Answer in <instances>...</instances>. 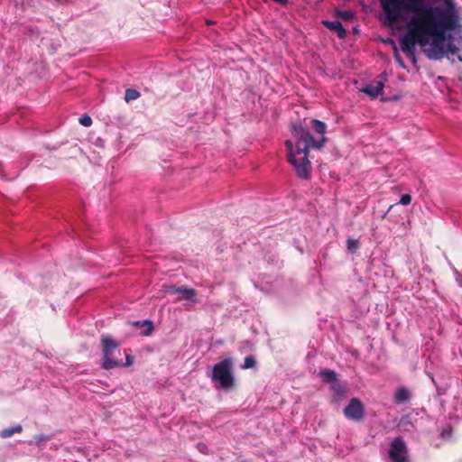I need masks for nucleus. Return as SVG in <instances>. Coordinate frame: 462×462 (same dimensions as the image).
<instances>
[{"instance_id":"f257e3e1","label":"nucleus","mask_w":462,"mask_h":462,"mask_svg":"<svg viewBox=\"0 0 462 462\" xmlns=\"http://www.w3.org/2000/svg\"><path fill=\"white\" fill-rule=\"evenodd\" d=\"M388 24L392 25L404 14H413L407 32L400 40L401 50L415 60L416 45L430 48L425 53L430 60H440L448 53L457 54L459 49L451 42L447 32L460 26L459 17L451 0L445 5H424L425 0H379Z\"/></svg>"},{"instance_id":"f03ea898","label":"nucleus","mask_w":462,"mask_h":462,"mask_svg":"<svg viewBox=\"0 0 462 462\" xmlns=\"http://www.w3.org/2000/svg\"><path fill=\"white\" fill-rule=\"evenodd\" d=\"M327 125L324 122L318 119L310 120L307 124H297L292 126V134L297 139L296 150L291 140L285 141L287 148V157L290 163L295 169L296 174L302 180H308L310 177L311 162L309 160L310 149L320 150L328 142L325 136Z\"/></svg>"},{"instance_id":"7ed1b4c3","label":"nucleus","mask_w":462,"mask_h":462,"mask_svg":"<svg viewBox=\"0 0 462 462\" xmlns=\"http://www.w3.org/2000/svg\"><path fill=\"white\" fill-rule=\"evenodd\" d=\"M100 345L103 354V369L110 370L123 365L122 361L115 356V352L118 350L120 344L111 335L102 334Z\"/></svg>"},{"instance_id":"20e7f679","label":"nucleus","mask_w":462,"mask_h":462,"mask_svg":"<svg viewBox=\"0 0 462 462\" xmlns=\"http://www.w3.org/2000/svg\"><path fill=\"white\" fill-rule=\"evenodd\" d=\"M233 359L228 357L217 363L212 369L211 380L217 382L223 389H231L235 385V377L233 374Z\"/></svg>"},{"instance_id":"39448f33","label":"nucleus","mask_w":462,"mask_h":462,"mask_svg":"<svg viewBox=\"0 0 462 462\" xmlns=\"http://www.w3.org/2000/svg\"><path fill=\"white\" fill-rule=\"evenodd\" d=\"M389 457L392 462H410L408 448L402 438L393 439L389 449Z\"/></svg>"},{"instance_id":"423d86ee","label":"nucleus","mask_w":462,"mask_h":462,"mask_svg":"<svg viewBox=\"0 0 462 462\" xmlns=\"http://www.w3.org/2000/svg\"><path fill=\"white\" fill-rule=\"evenodd\" d=\"M346 419L354 421H361L365 418V406L360 399L352 398L344 409Z\"/></svg>"},{"instance_id":"0eeeda50","label":"nucleus","mask_w":462,"mask_h":462,"mask_svg":"<svg viewBox=\"0 0 462 462\" xmlns=\"http://www.w3.org/2000/svg\"><path fill=\"white\" fill-rule=\"evenodd\" d=\"M322 24L328 29L337 32L339 39H345L346 36V31L343 27L342 23L338 20L335 21H322Z\"/></svg>"},{"instance_id":"6e6552de","label":"nucleus","mask_w":462,"mask_h":462,"mask_svg":"<svg viewBox=\"0 0 462 462\" xmlns=\"http://www.w3.org/2000/svg\"><path fill=\"white\" fill-rule=\"evenodd\" d=\"M383 82L382 80H378L367 85L363 91L372 97H377L383 92Z\"/></svg>"},{"instance_id":"1a4fd4ad","label":"nucleus","mask_w":462,"mask_h":462,"mask_svg":"<svg viewBox=\"0 0 462 462\" xmlns=\"http://www.w3.org/2000/svg\"><path fill=\"white\" fill-rule=\"evenodd\" d=\"M411 399V393L405 387H401L395 393L394 402L395 403L401 404L409 402Z\"/></svg>"},{"instance_id":"9d476101","label":"nucleus","mask_w":462,"mask_h":462,"mask_svg":"<svg viewBox=\"0 0 462 462\" xmlns=\"http://www.w3.org/2000/svg\"><path fill=\"white\" fill-rule=\"evenodd\" d=\"M180 291L178 294H180L179 300H191L196 301L195 297L197 295V291L192 288H185L180 287Z\"/></svg>"},{"instance_id":"9b49d317","label":"nucleus","mask_w":462,"mask_h":462,"mask_svg":"<svg viewBox=\"0 0 462 462\" xmlns=\"http://www.w3.org/2000/svg\"><path fill=\"white\" fill-rule=\"evenodd\" d=\"M138 328H143L142 334L143 336H149L153 330V323L150 320L136 321L133 323Z\"/></svg>"},{"instance_id":"f8f14e48","label":"nucleus","mask_w":462,"mask_h":462,"mask_svg":"<svg viewBox=\"0 0 462 462\" xmlns=\"http://www.w3.org/2000/svg\"><path fill=\"white\" fill-rule=\"evenodd\" d=\"M319 376H321L326 383H337V374L333 370L323 369L319 372Z\"/></svg>"},{"instance_id":"ddd939ff","label":"nucleus","mask_w":462,"mask_h":462,"mask_svg":"<svg viewBox=\"0 0 462 462\" xmlns=\"http://www.w3.org/2000/svg\"><path fill=\"white\" fill-rule=\"evenodd\" d=\"M22 431H23V427L21 425H16L13 428L4 429L0 432V437L3 439H6V438L12 437L14 433H21Z\"/></svg>"},{"instance_id":"4468645a","label":"nucleus","mask_w":462,"mask_h":462,"mask_svg":"<svg viewBox=\"0 0 462 462\" xmlns=\"http://www.w3.org/2000/svg\"><path fill=\"white\" fill-rule=\"evenodd\" d=\"M140 97V93L134 88H127L125 90V100L128 103L129 101L135 100Z\"/></svg>"},{"instance_id":"2eb2a0df","label":"nucleus","mask_w":462,"mask_h":462,"mask_svg":"<svg viewBox=\"0 0 462 462\" xmlns=\"http://www.w3.org/2000/svg\"><path fill=\"white\" fill-rule=\"evenodd\" d=\"M346 248L350 253H356L359 248L358 241L353 238H348L346 240Z\"/></svg>"},{"instance_id":"dca6fc26","label":"nucleus","mask_w":462,"mask_h":462,"mask_svg":"<svg viewBox=\"0 0 462 462\" xmlns=\"http://www.w3.org/2000/svg\"><path fill=\"white\" fill-rule=\"evenodd\" d=\"M256 365L255 358L253 356H247L245 358L244 365H242L243 369L254 368Z\"/></svg>"},{"instance_id":"f3484780","label":"nucleus","mask_w":462,"mask_h":462,"mask_svg":"<svg viewBox=\"0 0 462 462\" xmlns=\"http://www.w3.org/2000/svg\"><path fill=\"white\" fill-rule=\"evenodd\" d=\"M164 291L168 294H178L180 291V287L171 284V285H164Z\"/></svg>"},{"instance_id":"a211bd4d","label":"nucleus","mask_w":462,"mask_h":462,"mask_svg":"<svg viewBox=\"0 0 462 462\" xmlns=\"http://www.w3.org/2000/svg\"><path fill=\"white\" fill-rule=\"evenodd\" d=\"M453 429L450 426H448L440 431V437L445 439H450L452 437Z\"/></svg>"},{"instance_id":"6ab92c4d","label":"nucleus","mask_w":462,"mask_h":462,"mask_svg":"<svg viewBox=\"0 0 462 462\" xmlns=\"http://www.w3.org/2000/svg\"><path fill=\"white\" fill-rule=\"evenodd\" d=\"M79 121L80 125H82L85 127H89L92 125V119L87 114L80 116Z\"/></svg>"},{"instance_id":"aec40b11","label":"nucleus","mask_w":462,"mask_h":462,"mask_svg":"<svg viewBox=\"0 0 462 462\" xmlns=\"http://www.w3.org/2000/svg\"><path fill=\"white\" fill-rule=\"evenodd\" d=\"M332 389H333V391L335 392V393L337 394V396L338 398H340V397H342L344 395L345 390H344L343 386L340 383H335L332 385Z\"/></svg>"},{"instance_id":"412c9836","label":"nucleus","mask_w":462,"mask_h":462,"mask_svg":"<svg viewBox=\"0 0 462 462\" xmlns=\"http://www.w3.org/2000/svg\"><path fill=\"white\" fill-rule=\"evenodd\" d=\"M411 202V196L410 194H404L401 197L400 204L407 206Z\"/></svg>"},{"instance_id":"4be33fe9","label":"nucleus","mask_w":462,"mask_h":462,"mask_svg":"<svg viewBox=\"0 0 462 462\" xmlns=\"http://www.w3.org/2000/svg\"><path fill=\"white\" fill-rule=\"evenodd\" d=\"M338 16L344 20H349L352 18V13L348 11L339 12Z\"/></svg>"},{"instance_id":"5701e85b","label":"nucleus","mask_w":462,"mask_h":462,"mask_svg":"<svg viewBox=\"0 0 462 462\" xmlns=\"http://www.w3.org/2000/svg\"><path fill=\"white\" fill-rule=\"evenodd\" d=\"M134 363V356L125 354V363H123L122 366H130Z\"/></svg>"},{"instance_id":"b1692460","label":"nucleus","mask_w":462,"mask_h":462,"mask_svg":"<svg viewBox=\"0 0 462 462\" xmlns=\"http://www.w3.org/2000/svg\"><path fill=\"white\" fill-rule=\"evenodd\" d=\"M394 58H395L396 61L400 64L401 67L405 68L404 62L402 60V58H401V56L398 53V51L396 49L394 51Z\"/></svg>"},{"instance_id":"393cba45","label":"nucleus","mask_w":462,"mask_h":462,"mask_svg":"<svg viewBox=\"0 0 462 462\" xmlns=\"http://www.w3.org/2000/svg\"><path fill=\"white\" fill-rule=\"evenodd\" d=\"M458 60H459L460 61H462V57H461V56H458Z\"/></svg>"},{"instance_id":"a878e982","label":"nucleus","mask_w":462,"mask_h":462,"mask_svg":"<svg viewBox=\"0 0 462 462\" xmlns=\"http://www.w3.org/2000/svg\"><path fill=\"white\" fill-rule=\"evenodd\" d=\"M55 1L58 2V3L60 2V0H55Z\"/></svg>"}]
</instances>
